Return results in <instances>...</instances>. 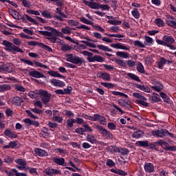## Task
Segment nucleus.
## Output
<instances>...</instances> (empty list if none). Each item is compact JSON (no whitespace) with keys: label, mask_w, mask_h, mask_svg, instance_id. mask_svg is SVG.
Returning a JSON list of instances; mask_svg holds the SVG:
<instances>
[{"label":"nucleus","mask_w":176,"mask_h":176,"mask_svg":"<svg viewBox=\"0 0 176 176\" xmlns=\"http://www.w3.org/2000/svg\"><path fill=\"white\" fill-rule=\"evenodd\" d=\"M38 96H41V101L45 105H47L50 102L52 94H49L46 90L40 89L38 92L32 91L29 92V97L31 98H36Z\"/></svg>","instance_id":"1"},{"label":"nucleus","mask_w":176,"mask_h":176,"mask_svg":"<svg viewBox=\"0 0 176 176\" xmlns=\"http://www.w3.org/2000/svg\"><path fill=\"white\" fill-rule=\"evenodd\" d=\"M8 13L14 19V20H22L23 23H27V20H28L30 23L34 24V25H38V22L31 16H28V14H24L23 16H21L20 13L13 9H9Z\"/></svg>","instance_id":"2"},{"label":"nucleus","mask_w":176,"mask_h":176,"mask_svg":"<svg viewBox=\"0 0 176 176\" xmlns=\"http://www.w3.org/2000/svg\"><path fill=\"white\" fill-rule=\"evenodd\" d=\"M2 45L6 47V50L7 52H10V53H12V54H16V53H24L21 48L13 45V43L6 40L3 41Z\"/></svg>","instance_id":"3"},{"label":"nucleus","mask_w":176,"mask_h":176,"mask_svg":"<svg viewBox=\"0 0 176 176\" xmlns=\"http://www.w3.org/2000/svg\"><path fill=\"white\" fill-rule=\"evenodd\" d=\"M94 127L98 131L99 134H100L102 137L106 138V140H112L113 138V134H112L111 131L107 130L104 126L94 124Z\"/></svg>","instance_id":"4"},{"label":"nucleus","mask_w":176,"mask_h":176,"mask_svg":"<svg viewBox=\"0 0 176 176\" xmlns=\"http://www.w3.org/2000/svg\"><path fill=\"white\" fill-rule=\"evenodd\" d=\"M82 3L90 8V9H101L102 10L109 11L111 8L107 4H98L96 2H89L87 0H82Z\"/></svg>","instance_id":"5"},{"label":"nucleus","mask_w":176,"mask_h":176,"mask_svg":"<svg viewBox=\"0 0 176 176\" xmlns=\"http://www.w3.org/2000/svg\"><path fill=\"white\" fill-rule=\"evenodd\" d=\"M66 61L69 63H72V64H75L76 65L81 66L82 64H85L86 61L83 58H80L77 56H74L72 54H66Z\"/></svg>","instance_id":"6"},{"label":"nucleus","mask_w":176,"mask_h":176,"mask_svg":"<svg viewBox=\"0 0 176 176\" xmlns=\"http://www.w3.org/2000/svg\"><path fill=\"white\" fill-rule=\"evenodd\" d=\"M151 133H152V135H153L154 137H157L158 138H163V137H167V135H169L170 138H175V136L174 135V134L170 133L168 130L166 129L153 131Z\"/></svg>","instance_id":"7"},{"label":"nucleus","mask_w":176,"mask_h":176,"mask_svg":"<svg viewBox=\"0 0 176 176\" xmlns=\"http://www.w3.org/2000/svg\"><path fill=\"white\" fill-rule=\"evenodd\" d=\"M133 97L135 98H138V100H135L136 104L138 105H142V107H149V103L145 102L147 101V98L142 96V94L137 92H134L132 94Z\"/></svg>","instance_id":"8"},{"label":"nucleus","mask_w":176,"mask_h":176,"mask_svg":"<svg viewBox=\"0 0 176 176\" xmlns=\"http://www.w3.org/2000/svg\"><path fill=\"white\" fill-rule=\"evenodd\" d=\"M68 24L70 25V27H76L78 30H90V28L87 26L86 25H81L80 23H79L77 21L69 19L68 21ZM80 25V26H79Z\"/></svg>","instance_id":"9"},{"label":"nucleus","mask_w":176,"mask_h":176,"mask_svg":"<svg viewBox=\"0 0 176 176\" xmlns=\"http://www.w3.org/2000/svg\"><path fill=\"white\" fill-rule=\"evenodd\" d=\"M153 86H151V89L152 90H153V91H157V93H160V91H162V90H163L164 89V86L163 84H162V82L155 80L153 81Z\"/></svg>","instance_id":"10"},{"label":"nucleus","mask_w":176,"mask_h":176,"mask_svg":"<svg viewBox=\"0 0 176 176\" xmlns=\"http://www.w3.org/2000/svg\"><path fill=\"white\" fill-rule=\"evenodd\" d=\"M53 163L57 164L58 166H62L63 167L67 166V162H65V159L63 157H52Z\"/></svg>","instance_id":"11"},{"label":"nucleus","mask_w":176,"mask_h":176,"mask_svg":"<svg viewBox=\"0 0 176 176\" xmlns=\"http://www.w3.org/2000/svg\"><path fill=\"white\" fill-rule=\"evenodd\" d=\"M61 10H62L61 8H57L56 13L59 14V16H54V17H55V19H57V20H60V21H64L63 19H68V16L67 14H65L64 13H63V12H61Z\"/></svg>","instance_id":"12"},{"label":"nucleus","mask_w":176,"mask_h":176,"mask_svg":"<svg viewBox=\"0 0 176 176\" xmlns=\"http://www.w3.org/2000/svg\"><path fill=\"white\" fill-rule=\"evenodd\" d=\"M87 60L89 63H94L97 61V63H104L105 60L104 58L100 55H94L92 58H87Z\"/></svg>","instance_id":"13"},{"label":"nucleus","mask_w":176,"mask_h":176,"mask_svg":"<svg viewBox=\"0 0 176 176\" xmlns=\"http://www.w3.org/2000/svg\"><path fill=\"white\" fill-rule=\"evenodd\" d=\"M96 76L100 78V79H103V80H107V82L111 80V76L107 72H99L96 74Z\"/></svg>","instance_id":"14"},{"label":"nucleus","mask_w":176,"mask_h":176,"mask_svg":"<svg viewBox=\"0 0 176 176\" xmlns=\"http://www.w3.org/2000/svg\"><path fill=\"white\" fill-rule=\"evenodd\" d=\"M23 122L26 126H34V127H39V122L34 121L30 118H25Z\"/></svg>","instance_id":"15"},{"label":"nucleus","mask_w":176,"mask_h":176,"mask_svg":"<svg viewBox=\"0 0 176 176\" xmlns=\"http://www.w3.org/2000/svg\"><path fill=\"white\" fill-rule=\"evenodd\" d=\"M111 47H113L114 49H120L121 50H130V47L124 46L122 43H112L111 44Z\"/></svg>","instance_id":"16"},{"label":"nucleus","mask_w":176,"mask_h":176,"mask_svg":"<svg viewBox=\"0 0 176 176\" xmlns=\"http://www.w3.org/2000/svg\"><path fill=\"white\" fill-rule=\"evenodd\" d=\"M29 75L30 76H32V78H36L37 79H39L41 78H45V75H43V74L35 69H34L33 71L29 72Z\"/></svg>","instance_id":"17"},{"label":"nucleus","mask_w":176,"mask_h":176,"mask_svg":"<svg viewBox=\"0 0 176 176\" xmlns=\"http://www.w3.org/2000/svg\"><path fill=\"white\" fill-rule=\"evenodd\" d=\"M50 82L54 86L58 87H64V86H65V82H64V81H61V80H57L56 78L51 79Z\"/></svg>","instance_id":"18"},{"label":"nucleus","mask_w":176,"mask_h":176,"mask_svg":"<svg viewBox=\"0 0 176 176\" xmlns=\"http://www.w3.org/2000/svg\"><path fill=\"white\" fill-rule=\"evenodd\" d=\"M135 87L142 91H144V93H151V89L146 85L135 84Z\"/></svg>","instance_id":"19"},{"label":"nucleus","mask_w":176,"mask_h":176,"mask_svg":"<svg viewBox=\"0 0 176 176\" xmlns=\"http://www.w3.org/2000/svg\"><path fill=\"white\" fill-rule=\"evenodd\" d=\"M162 41H164L165 43H167L168 45H174V43H175V39H174V37L168 35L164 36L162 37Z\"/></svg>","instance_id":"20"},{"label":"nucleus","mask_w":176,"mask_h":176,"mask_svg":"<svg viewBox=\"0 0 176 176\" xmlns=\"http://www.w3.org/2000/svg\"><path fill=\"white\" fill-rule=\"evenodd\" d=\"M35 155H37V156H40L41 157L47 156V151L39 148H35L34 149Z\"/></svg>","instance_id":"21"},{"label":"nucleus","mask_w":176,"mask_h":176,"mask_svg":"<svg viewBox=\"0 0 176 176\" xmlns=\"http://www.w3.org/2000/svg\"><path fill=\"white\" fill-rule=\"evenodd\" d=\"M144 168L146 173H153L155 171V166L152 163H145Z\"/></svg>","instance_id":"22"},{"label":"nucleus","mask_w":176,"mask_h":176,"mask_svg":"<svg viewBox=\"0 0 176 176\" xmlns=\"http://www.w3.org/2000/svg\"><path fill=\"white\" fill-rule=\"evenodd\" d=\"M96 122H98L100 124H102L103 126H107V118L98 113H96Z\"/></svg>","instance_id":"23"},{"label":"nucleus","mask_w":176,"mask_h":176,"mask_svg":"<svg viewBox=\"0 0 176 176\" xmlns=\"http://www.w3.org/2000/svg\"><path fill=\"white\" fill-rule=\"evenodd\" d=\"M3 134L4 135H6V137H8V138H11V140L19 138V135H17V134L13 133V132H12V131L9 129H6L3 132Z\"/></svg>","instance_id":"24"},{"label":"nucleus","mask_w":176,"mask_h":176,"mask_svg":"<svg viewBox=\"0 0 176 176\" xmlns=\"http://www.w3.org/2000/svg\"><path fill=\"white\" fill-rule=\"evenodd\" d=\"M47 74L50 75V76H52V78H65V76L61 75L60 73H58L57 71H49L47 72Z\"/></svg>","instance_id":"25"},{"label":"nucleus","mask_w":176,"mask_h":176,"mask_svg":"<svg viewBox=\"0 0 176 176\" xmlns=\"http://www.w3.org/2000/svg\"><path fill=\"white\" fill-rule=\"evenodd\" d=\"M22 102H24V101L23 100V99H21V98L19 96H14L12 98V104L14 105H16V107H20Z\"/></svg>","instance_id":"26"},{"label":"nucleus","mask_w":176,"mask_h":176,"mask_svg":"<svg viewBox=\"0 0 176 176\" xmlns=\"http://www.w3.org/2000/svg\"><path fill=\"white\" fill-rule=\"evenodd\" d=\"M151 101L152 102H162V99L157 93L153 92L151 94Z\"/></svg>","instance_id":"27"},{"label":"nucleus","mask_w":176,"mask_h":176,"mask_svg":"<svg viewBox=\"0 0 176 176\" xmlns=\"http://www.w3.org/2000/svg\"><path fill=\"white\" fill-rule=\"evenodd\" d=\"M166 63H167V59H166V58L164 57H161L160 58V61L157 63V68H159V69H162L163 67Z\"/></svg>","instance_id":"28"},{"label":"nucleus","mask_w":176,"mask_h":176,"mask_svg":"<svg viewBox=\"0 0 176 176\" xmlns=\"http://www.w3.org/2000/svg\"><path fill=\"white\" fill-rule=\"evenodd\" d=\"M12 89V86L9 84H3L0 85V93H5Z\"/></svg>","instance_id":"29"},{"label":"nucleus","mask_w":176,"mask_h":176,"mask_svg":"<svg viewBox=\"0 0 176 176\" xmlns=\"http://www.w3.org/2000/svg\"><path fill=\"white\" fill-rule=\"evenodd\" d=\"M87 141L88 142H90L91 144H96L97 143V139H96V136L91 134H88L86 137Z\"/></svg>","instance_id":"30"},{"label":"nucleus","mask_w":176,"mask_h":176,"mask_svg":"<svg viewBox=\"0 0 176 176\" xmlns=\"http://www.w3.org/2000/svg\"><path fill=\"white\" fill-rule=\"evenodd\" d=\"M160 96L161 98H162L164 102H167L168 104H171V102L170 101V98L168 97V96H167V94H166V93L160 92Z\"/></svg>","instance_id":"31"},{"label":"nucleus","mask_w":176,"mask_h":176,"mask_svg":"<svg viewBox=\"0 0 176 176\" xmlns=\"http://www.w3.org/2000/svg\"><path fill=\"white\" fill-rule=\"evenodd\" d=\"M3 162L7 164H12L13 162H14V159L9 155H4L3 157Z\"/></svg>","instance_id":"32"},{"label":"nucleus","mask_w":176,"mask_h":176,"mask_svg":"<svg viewBox=\"0 0 176 176\" xmlns=\"http://www.w3.org/2000/svg\"><path fill=\"white\" fill-rule=\"evenodd\" d=\"M136 146H140V148H148V141H137L135 143Z\"/></svg>","instance_id":"33"},{"label":"nucleus","mask_w":176,"mask_h":176,"mask_svg":"<svg viewBox=\"0 0 176 176\" xmlns=\"http://www.w3.org/2000/svg\"><path fill=\"white\" fill-rule=\"evenodd\" d=\"M126 76L132 80H135V82H141L140 77H138V76L135 75V74L128 73L126 74Z\"/></svg>","instance_id":"34"},{"label":"nucleus","mask_w":176,"mask_h":176,"mask_svg":"<svg viewBox=\"0 0 176 176\" xmlns=\"http://www.w3.org/2000/svg\"><path fill=\"white\" fill-rule=\"evenodd\" d=\"M97 47L99 50H102L103 52H109L110 53H112L113 52L112 49L104 45H98Z\"/></svg>","instance_id":"35"},{"label":"nucleus","mask_w":176,"mask_h":176,"mask_svg":"<svg viewBox=\"0 0 176 176\" xmlns=\"http://www.w3.org/2000/svg\"><path fill=\"white\" fill-rule=\"evenodd\" d=\"M112 61H114L115 63L118 64V65H120V67H126V62H124L123 60L113 58Z\"/></svg>","instance_id":"36"},{"label":"nucleus","mask_w":176,"mask_h":176,"mask_svg":"<svg viewBox=\"0 0 176 176\" xmlns=\"http://www.w3.org/2000/svg\"><path fill=\"white\" fill-rule=\"evenodd\" d=\"M136 69L138 72H140V74H145V69L144 67V65H142V63L140 62L138 63Z\"/></svg>","instance_id":"37"},{"label":"nucleus","mask_w":176,"mask_h":176,"mask_svg":"<svg viewBox=\"0 0 176 176\" xmlns=\"http://www.w3.org/2000/svg\"><path fill=\"white\" fill-rule=\"evenodd\" d=\"M75 122V118L67 119L66 121L67 129H72V127H74V124L76 123Z\"/></svg>","instance_id":"38"},{"label":"nucleus","mask_w":176,"mask_h":176,"mask_svg":"<svg viewBox=\"0 0 176 176\" xmlns=\"http://www.w3.org/2000/svg\"><path fill=\"white\" fill-rule=\"evenodd\" d=\"M14 162L19 166H23V167L27 166V161H25L24 159H16Z\"/></svg>","instance_id":"39"},{"label":"nucleus","mask_w":176,"mask_h":176,"mask_svg":"<svg viewBox=\"0 0 176 176\" xmlns=\"http://www.w3.org/2000/svg\"><path fill=\"white\" fill-rule=\"evenodd\" d=\"M17 169L16 168H12L10 170H6L5 173L8 176H14L16 175L17 174Z\"/></svg>","instance_id":"40"},{"label":"nucleus","mask_w":176,"mask_h":176,"mask_svg":"<svg viewBox=\"0 0 176 176\" xmlns=\"http://www.w3.org/2000/svg\"><path fill=\"white\" fill-rule=\"evenodd\" d=\"M118 153H120V155H122V156H127V155L130 153V150L126 148L120 147Z\"/></svg>","instance_id":"41"},{"label":"nucleus","mask_w":176,"mask_h":176,"mask_svg":"<svg viewBox=\"0 0 176 176\" xmlns=\"http://www.w3.org/2000/svg\"><path fill=\"white\" fill-rule=\"evenodd\" d=\"M153 43V38L152 37L146 36H145V41H144V45L146 46H151Z\"/></svg>","instance_id":"42"},{"label":"nucleus","mask_w":176,"mask_h":176,"mask_svg":"<svg viewBox=\"0 0 176 176\" xmlns=\"http://www.w3.org/2000/svg\"><path fill=\"white\" fill-rule=\"evenodd\" d=\"M116 56L120 57L121 58H129V53L124 52H117Z\"/></svg>","instance_id":"43"},{"label":"nucleus","mask_w":176,"mask_h":176,"mask_svg":"<svg viewBox=\"0 0 176 176\" xmlns=\"http://www.w3.org/2000/svg\"><path fill=\"white\" fill-rule=\"evenodd\" d=\"M56 153H60L62 157H64L67 155V150L61 148H58L55 149Z\"/></svg>","instance_id":"44"},{"label":"nucleus","mask_w":176,"mask_h":176,"mask_svg":"<svg viewBox=\"0 0 176 176\" xmlns=\"http://www.w3.org/2000/svg\"><path fill=\"white\" fill-rule=\"evenodd\" d=\"M132 16H134V19H140L141 14H140V12L138 11V8H134L133 10L131 11Z\"/></svg>","instance_id":"45"},{"label":"nucleus","mask_w":176,"mask_h":176,"mask_svg":"<svg viewBox=\"0 0 176 176\" xmlns=\"http://www.w3.org/2000/svg\"><path fill=\"white\" fill-rule=\"evenodd\" d=\"M47 2L51 1L52 2H54L56 4V6L59 8H63L64 6V1L63 0H45Z\"/></svg>","instance_id":"46"},{"label":"nucleus","mask_w":176,"mask_h":176,"mask_svg":"<svg viewBox=\"0 0 176 176\" xmlns=\"http://www.w3.org/2000/svg\"><path fill=\"white\" fill-rule=\"evenodd\" d=\"M133 138H141V137H142V131L141 130H138L135 132H133V135H132Z\"/></svg>","instance_id":"47"},{"label":"nucleus","mask_w":176,"mask_h":176,"mask_svg":"<svg viewBox=\"0 0 176 176\" xmlns=\"http://www.w3.org/2000/svg\"><path fill=\"white\" fill-rule=\"evenodd\" d=\"M60 50L62 52H68L69 50H72V47L69 45L63 44Z\"/></svg>","instance_id":"48"},{"label":"nucleus","mask_w":176,"mask_h":176,"mask_svg":"<svg viewBox=\"0 0 176 176\" xmlns=\"http://www.w3.org/2000/svg\"><path fill=\"white\" fill-rule=\"evenodd\" d=\"M100 85L107 89H113V87H115V84L112 82H100Z\"/></svg>","instance_id":"49"},{"label":"nucleus","mask_w":176,"mask_h":176,"mask_svg":"<svg viewBox=\"0 0 176 176\" xmlns=\"http://www.w3.org/2000/svg\"><path fill=\"white\" fill-rule=\"evenodd\" d=\"M40 47H41V49H44V50H46L47 52H49L50 53L53 52V49H52V47H50V46L46 45L42 43H41V44H40Z\"/></svg>","instance_id":"50"},{"label":"nucleus","mask_w":176,"mask_h":176,"mask_svg":"<svg viewBox=\"0 0 176 176\" xmlns=\"http://www.w3.org/2000/svg\"><path fill=\"white\" fill-rule=\"evenodd\" d=\"M38 33L41 35H43L44 36H53V34L52 33V32H49V31H43V30H40L38 31Z\"/></svg>","instance_id":"51"},{"label":"nucleus","mask_w":176,"mask_h":176,"mask_svg":"<svg viewBox=\"0 0 176 176\" xmlns=\"http://www.w3.org/2000/svg\"><path fill=\"white\" fill-rule=\"evenodd\" d=\"M155 23L157 27H164V21L162 19H156L155 20Z\"/></svg>","instance_id":"52"},{"label":"nucleus","mask_w":176,"mask_h":176,"mask_svg":"<svg viewBox=\"0 0 176 176\" xmlns=\"http://www.w3.org/2000/svg\"><path fill=\"white\" fill-rule=\"evenodd\" d=\"M82 127L85 128L84 133H87V131H89V133H93V129L89 126V124H87V123L85 122L82 125Z\"/></svg>","instance_id":"53"},{"label":"nucleus","mask_w":176,"mask_h":176,"mask_svg":"<svg viewBox=\"0 0 176 176\" xmlns=\"http://www.w3.org/2000/svg\"><path fill=\"white\" fill-rule=\"evenodd\" d=\"M107 23L111 25H120L122 24V21L119 20H109Z\"/></svg>","instance_id":"54"},{"label":"nucleus","mask_w":176,"mask_h":176,"mask_svg":"<svg viewBox=\"0 0 176 176\" xmlns=\"http://www.w3.org/2000/svg\"><path fill=\"white\" fill-rule=\"evenodd\" d=\"M80 21L84 24H87L88 25H93V22L89 21L87 19L83 16L80 18Z\"/></svg>","instance_id":"55"},{"label":"nucleus","mask_w":176,"mask_h":176,"mask_svg":"<svg viewBox=\"0 0 176 176\" xmlns=\"http://www.w3.org/2000/svg\"><path fill=\"white\" fill-rule=\"evenodd\" d=\"M166 24H167V25H168L169 27H171L172 28L176 30V21L173 20L166 21Z\"/></svg>","instance_id":"56"},{"label":"nucleus","mask_w":176,"mask_h":176,"mask_svg":"<svg viewBox=\"0 0 176 176\" xmlns=\"http://www.w3.org/2000/svg\"><path fill=\"white\" fill-rule=\"evenodd\" d=\"M2 71L10 74V72H12V69H10V67L8 66L7 65H1V72Z\"/></svg>","instance_id":"57"},{"label":"nucleus","mask_w":176,"mask_h":176,"mask_svg":"<svg viewBox=\"0 0 176 176\" xmlns=\"http://www.w3.org/2000/svg\"><path fill=\"white\" fill-rule=\"evenodd\" d=\"M34 63L36 67H40V68H45V69H48L49 67L46 65H43L42 63L34 60Z\"/></svg>","instance_id":"58"},{"label":"nucleus","mask_w":176,"mask_h":176,"mask_svg":"<svg viewBox=\"0 0 176 176\" xmlns=\"http://www.w3.org/2000/svg\"><path fill=\"white\" fill-rule=\"evenodd\" d=\"M106 166L107 167H115L116 166V164H115V162L111 159H108L106 162Z\"/></svg>","instance_id":"59"},{"label":"nucleus","mask_w":176,"mask_h":176,"mask_svg":"<svg viewBox=\"0 0 176 176\" xmlns=\"http://www.w3.org/2000/svg\"><path fill=\"white\" fill-rule=\"evenodd\" d=\"M25 113H26L27 115H28V116H30V118H31L32 119H39V118H38V116H36L35 115H34V113H32V111H30V110H25Z\"/></svg>","instance_id":"60"},{"label":"nucleus","mask_w":176,"mask_h":176,"mask_svg":"<svg viewBox=\"0 0 176 176\" xmlns=\"http://www.w3.org/2000/svg\"><path fill=\"white\" fill-rule=\"evenodd\" d=\"M47 39L50 42V43H56L57 41V36L52 34V36H50V37H47Z\"/></svg>","instance_id":"61"},{"label":"nucleus","mask_w":176,"mask_h":176,"mask_svg":"<svg viewBox=\"0 0 176 176\" xmlns=\"http://www.w3.org/2000/svg\"><path fill=\"white\" fill-rule=\"evenodd\" d=\"M75 133L76 134H80V135H83L85 134V129L82 127H78L75 129Z\"/></svg>","instance_id":"62"},{"label":"nucleus","mask_w":176,"mask_h":176,"mask_svg":"<svg viewBox=\"0 0 176 176\" xmlns=\"http://www.w3.org/2000/svg\"><path fill=\"white\" fill-rule=\"evenodd\" d=\"M164 151H170L172 152H175L176 146H168L162 147Z\"/></svg>","instance_id":"63"},{"label":"nucleus","mask_w":176,"mask_h":176,"mask_svg":"<svg viewBox=\"0 0 176 176\" xmlns=\"http://www.w3.org/2000/svg\"><path fill=\"white\" fill-rule=\"evenodd\" d=\"M72 90H73L72 87L68 86L67 88H65L63 90L64 95L71 94V92L72 91Z\"/></svg>","instance_id":"64"}]
</instances>
